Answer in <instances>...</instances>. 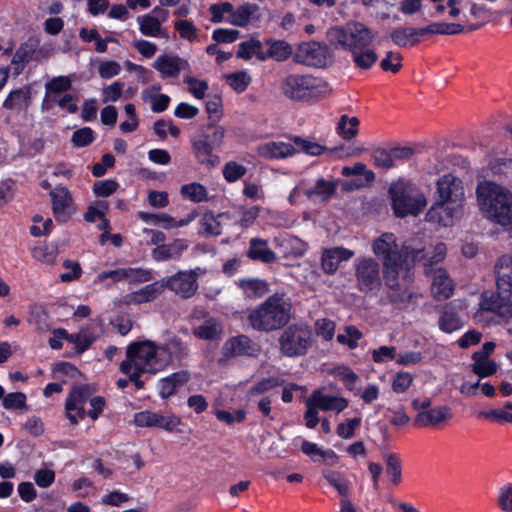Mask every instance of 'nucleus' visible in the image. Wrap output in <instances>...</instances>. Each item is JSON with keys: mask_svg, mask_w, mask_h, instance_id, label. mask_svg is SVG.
<instances>
[{"mask_svg": "<svg viewBox=\"0 0 512 512\" xmlns=\"http://www.w3.org/2000/svg\"><path fill=\"white\" fill-rule=\"evenodd\" d=\"M372 252L382 261L384 281L394 292L395 301H404L410 297L407 284L411 281V270L416 261L422 258L421 242L417 239L405 241L399 248L393 233H383L373 240Z\"/></svg>", "mask_w": 512, "mask_h": 512, "instance_id": "obj_1", "label": "nucleus"}, {"mask_svg": "<svg viewBox=\"0 0 512 512\" xmlns=\"http://www.w3.org/2000/svg\"><path fill=\"white\" fill-rule=\"evenodd\" d=\"M465 202L462 179L453 174H445L436 182V200L428 210L426 219L441 226H450L460 217Z\"/></svg>", "mask_w": 512, "mask_h": 512, "instance_id": "obj_2", "label": "nucleus"}, {"mask_svg": "<svg viewBox=\"0 0 512 512\" xmlns=\"http://www.w3.org/2000/svg\"><path fill=\"white\" fill-rule=\"evenodd\" d=\"M167 359L159 351V345L150 340L137 341L128 345L126 359L120 364V371L137 386L142 387L139 378L143 374H156L167 367Z\"/></svg>", "mask_w": 512, "mask_h": 512, "instance_id": "obj_3", "label": "nucleus"}, {"mask_svg": "<svg viewBox=\"0 0 512 512\" xmlns=\"http://www.w3.org/2000/svg\"><path fill=\"white\" fill-rule=\"evenodd\" d=\"M479 209L491 220L503 226L512 223V193L491 182L482 181L476 188Z\"/></svg>", "mask_w": 512, "mask_h": 512, "instance_id": "obj_4", "label": "nucleus"}, {"mask_svg": "<svg viewBox=\"0 0 512 512\" xmlns=\"http://www.w3.org/2000/svg\"><path fill=\"white\" fill-rule=\"evenodd\" d=\"M290 317V303L283 296L272 295L250 312L248 321L256 330L272 331L284 326Z\"/></svg>", "mask_w": 512, "mask_h": 512, "instance_id": "obj_5", "label": "nucleus"}, {"mask_svg": "<svg viewBox=\"0 0 512 512\" xmlns=\"http://www.w3.org/2000/svg\"><path fill=\"white\" fill-rule=\"evenodd\" d=\"M376 34L362 22L349 21L345 25L329 28L326 32V39L335 48L352 52L369 47L374 42Z\"/></svg>", "mask_w": 512, "mask_h": 512, "instance_id": "obj_6", "label": "nucleus"}, {"mask_svg": "<svg viewBox=\"0 0 512 512\" xmlns=\"http://www.w3.org/2000/svg\"><path fill=\"white\" fill-rule=\"evenodd\" d=\"M283 94L295 101H307L324 97L331 92V87L323 79L309 75H288L282 83Z\"/></svg>", "mask_w": 512, "mask_h": 512, "instance_id": "obj_7", "label": "nucleus"}, {"mask_svg": "<svg viewBox=\"0 0 512 512\" xmlns=\"http://www.w3.org/2000/svg\"><path fill=\"white\" fill-rule=\"evenodd\" d=\"M212 23L226 22L230 25L245 28L260 19V8L255 3H244L238 7L230 2L214 3L209 7Z\"/></svg>", "mask_w": 512, "mask_h": 512, "instance_id": "obj_8", "label": "nucleus"}, {"mask_svg": "<svg viewBox=\"0 0 512 512\" xmlns=\"http://www.w3.org/2000/svg\"><path fill=\"white\" fill-rule=\"evenodd\" d=\"M393 209L398 217L417 215L427 204L425 195L410 183H393L389 189Z\"/></svg>", "mask_w": 512, "mask_h": 512, "instance_id": "obj_9", "label": "nucleus"}, {"mask_svg": "<svg viewBox=\"0 0 512 512\" xmlns=\"http://www.w3.org/2000/svg\"><path fill=\"white\" fill-rule=\"evenodd\" d=\"M355 287L364 294H375L382 288L384 270L373 257L360 256L353 264Z\"/></svg>", "mask_w": 512, "mask_h": 512, "instance_id": "obj_10", "label": "nucleus"}, {"mask_svg": "<svg viewBox=\"0 0 512 512\" xmlns=\"http://www.w3.org/2000/svg\"><path fill=\"white\" fill-rule=\"evenodd\" d=\"M478 306L474 314L476 321L484 322L486 313L507 321L512 317V292L485 290L480 294Z\"/></svg>", "mask_w": 512, "mask_h": 512, "instance_id": "obj_11", "label": "nucleus"}, {"mask_svg": "<svg viewBox=\"0 0 512 512\" xmlns=\"http://www.w3.org/2000/svg\"><path fill=\"white\" fill-rule=\"evenodd\" d=\"M313 343L312 331L306 325H290L281 334V352L288 357L304 355Z\"/></svg>", "mask_w": 512, "mask_h": 512, "instance_id": "obj_12", "label": "nucleus"}, {"mask_svg": "<svg viewBox=\"0 0 512 512\" xmlns=\"http://www.w3.org/2000/svg\"><path fill=\"white\" fill-rule=\"evenodd\" d=\"M297 63L315 68H325L334 62V55L329 46L317 41L301 43L294 54Z\"/></svg>", "mask_w": 512, "mask_h": 512, "instance_id": "obj_13", "label": "nucleus"}, {"mask_svg": "<svg viewBox=\"0 0 512 512\" xmlns=\"http://www.w3.org/2000/svg\"><path fill=\"white\" fill-rule=\"evenodd\" d=\"M204 274L200 267L189 271H180L170 277L162 278L164 288H168L181 298L192 297L197 289V279Z\"/></svg>", "mask_w": 512, "mask_h": 512, "instance_id": "obj_14", "label": "nucleus"}, {"mask_svg": "<svg viewBox=\"0 0 512 512\" xmlns=\"http://www.w3.org/2000/svg\"><path fill=\"white\" fill-rule=\"evenodd\" d=\"M134 423L139 427H157L172 432L181 424V419L174 414L145 410L134 415Z\"/></svg>", "mask_w": 512, "mask_h": 512, "instance_id": "obj_15", "label": "nucleus"}, {"mask_svg": "<svg viewBox=\"0 0 512 512\" xmlns=\"http://www.w3.org/2000/svg\"><path fill=\"white\" fill-rule=\"evenodd\" d=\"M92 390L89 386L81 385L74 387L66 399L67 417L72 424H76L86 416L84 404L90 400Z\"/></svg>", "mask_w": 512, "mask_h": 512, "instance_id": "obj_16", "label": "nucleus"}, {"mask_svg": "<svg viewBox=\"0 0 512 512\" xmlns=\"http://www.w3.org/2000/svg\"><path fill=\"white\" fill-rule=\"evenodd\" d=\"M338 180L330 177H318L313 183L308 184L304 194L314 204L327 203L336 193Z\"/></svg>", "mask_w": 512, "mask_h": 512, "instance_id": "obj_17", "label": "nucleus"}, {"mask_svg": "<svg viewBox=\"0 0 512 512\" xmlns=\"http://www.w3.org/2000/svg\"><path fill=\"white\" fill-rule=\"evenodd\" d=\"M452 418V409L447 405H439L422 413H417L414 423L419 427L440 428L450 422Z\"/></svg>", "mask_w": 512, "mask_h": 512, "instance_id": "obj_18", "label": "nucleus"}, {"mask_svg": "<svg viewBox=\"0 0 512 512\" xmlns=\"http://www.w3.org/2000/svg\"><path fill=\"white\" fill-rule=\"evenodd\" d=\"M354 255L353 250L342 246L325 248L321 254V269L325 274L333 275L342 262L349 261Z\"/></svg>", "mask_w": 512, "mask_h": 512, "instance_id": "obj_19", "label": "nucleus"}, {"mask_svg": "<svg viewBox=\"0 0 512 512\" xmlns=\"http://www.w3.org/2000/svg\"><path fill=\"white\" fill-rule=\"evenodd\" d=\"M188 66V62L176 54H161L152 63L161 78H177Z\"/></svg>", "mask_w": 512, "mask_h": 512, "instance_id": "obj_20", "label": "nucleus"}, {"mask_svg": "<svg viewBox=\"0 0 512 512\" xmlns=\"http://www.w3.org/2000/svg\"><path fill=\"white\" fill-rule=\"evenodd\" d=\"M52 210L58 221H65L73 212V200L70 191L64 186H56L49 192Z\"/></svg>", "mask_w": 512, "mask_h": 512, "instance_id": "obj_21", "label": "nucleus"}, {"mask_svg": "<svg viewBox=\"0 0 512 512\" xmlns=\"http://www.w3.org/2000/svg\"><path fill=\"white\" fill-rule=\"evenodd\" d=\"M32 102V88L24 85L12 89L4 99L2 106L4 109L21 113L28 110Z\"/></svg>", "mask_w": 512, "mask_h": 512, "instance_id": "obj_22", "label": "nucleus"}, {"mask_svg": "<svg viewBox=\"0 0 512 512\" xmlns=\"http://www.w3.org/2000/svg\"><path fill=\"white\" fill-rule=\"evenodd\" d=\"M309 398L319 410L331 411L337 414L344 411L349 405V401L346 398L340 395L326 394L321 389L313 391Z\"/></svg>", "mask_w": 512, "mask_h": 512, "instance_id": "obj_23", "label": "nucleus"}, {"mask_svg": "<svg viewBox=\"0 0 512 512\" xmlns=\"http://www.w3.org/2000/svg\"><path fill=\"white\" fill-rule=\"evenodd\" d=\"M431 293L436 300H446L454 292L453 280L443 268H437L431 273Z\"/></svg>", "mask_w": 512, "mask_h": 512, "instance_id": "obj_24", "label": "nucleus"}, {"mask_svg": "<svg viewBox=\"0 0 512 512\" xmlns=\"http://www.w3.org/2000/svg\"><path fill=\"white\" fill-rule=\"evenodd\" d=\"M258 154L266 159H285L297 154L292 143L284 141H271L258 146Z\"/></svg>", "mask_w": 512, "mask_h": 512, "instance_id": "obj_25", "label": "nucleus"}, {"mask_svg": "<svg viewBox=\"0 0 512 512\" xmlns=\"http://www.w3.org/2000/svg\"><path fill=\"white\" fill-rule=\"evenodd\" d=\"M138 218L146 223H150L153 225H159L163 229L169 230L172 228L184 227L190 224L195 218V213H190L186 218L181 220H176L168 214H152L147 212H139L137 214Z\"/></svg>", "mask_w": 512, "mask_h": 512, "instance_id": "obj_26", "label": "nucleus"}, {"mask_svg": "<svg viewBox=\"0 0 512 512\" xmlns=\"http://www.w3.org/2000/svg\"><path fill=\"white\" fill-rule=\"evenodd\" d=\"M496 286L498 290L512 292V257L502 255L494 266Z\"/></svg>", "mask_w": 512, "mask_h": 512, "instance_id": "obj_27", "label": "nucleus"}, {"mask_svg": "<svg viewBox=\"0 0 512 512\" xmlns=\"http://www.w3.org/2000/svg\"><path fill=\"white\" fill-rule=\"evenodd\" d=\"M257 351V347L245 335L233 337L223 346V353L227 357L254 356Z\"/></svg>", "mask_w": 512, "mask_h": 512, "instance_id": "obj_28", "label": "nucleus"}, {"mask_svg": "<svg viewBox=\"0 0 512 512\" xmlns=\"http://www.w3.org/2000/svg\"><path fill=\"white\" fill-rule=\"evenodd\" d=\"M187 248L188 244L184 239H176L169 244L157 246L152 251V257L156 261L179 259Z\"/></svg>", "mask_w": 512, "mask_h": 512, "instance_id": "obj_29", "label": "nucleus"}, {"mask_svg": "<svg viewBox=\"0 0 512 512\" xmlns=\"http://www.w3.org/2000/svg\"><path fill=\"white\" fill-rule=\"evenodd\" d=\"M245 298L257 299L269 291L268 283L259 278H240L235 281Z\"/></svg>", "mask_w": 512, "mask_h": 512, "instance_id": "obj_30", "label": "nucleus"}, {"mask_svg": "<svg viewBox=\"0 0 512 512\" xmlns=\"http://www.w3.org/2000/svg\"><path fill=\"white\" fill-rule=\"evenodd\" d=\"M190 379L187 371L175 372L165 378H162L158 384L159 395L165 399L172 396L178 388L186 384Z\"/></svg>", "mask_w": 512, "mask_h": 512, "instance_id": "obj_31", "label": "nucleus"}, {"mask_svg": "<svg viewBox=\"0 0 512 512\" xmlns=\"http://www.w3.org/2000/svg\"><path fill=\"white\" fill-rule=\"evenodd\" d=\"M275 244L286 258L301 257L307 250L306 243L296 236L276 238Z\"/></svg>", "mask_w": 512, "mask_h": 512, "instance_id": "obj_32", "label": "nucleus"}, {"mask_svg": "<svg viewBox=\"0 0 512 512\" xmlns=\"http://www.w3.org/2000/svg\"><path fill=\"white\" fill-rule=\"evenodd\" d=\"M422 35V28L400 27L390 33V38L396 46L404 48L418 44Z\"/></svg>", "mask_w": 512, "mask_h": 512, "instance_id": "obj_33", "label": "nucleus"}, {"mask_svg": "<svg viewBox=\"0 0 512 512\" xmlns=\"http://www.w3.org/2000/svg\"><path fill=\"white\" fill-rule=\"evenodd\" d=\"M247 255L250 259L263 263H272L277 259L275 252L268 247V242L261 238L250 240Z\"/></svg>", "mask_w": 512, "mask_h": 512, "instance_id": "obj_34", "label": "nucleus"}, {"mask_svg": "<svg viewBox=\"0 0 512 512\" xmlns=\"http://www.w3.org/2000/svg\"><path fill=\"white\" fill-rule=\"evenodd\" d=\"M291 45L284 40L269 38L265 40L266 60L273 59L277 62H283L292 55Z\"/></svg>", "mask_w": 512, "mask_h": 512, "instance_id": "obj_35", "label": "nucleus"}, {"mask_svg": "<svg viewBox=\"0 0 512 512\" xmlns=\"http://www.w3.org/2000/svg\"><path fill=\"white\" fill-rule=\"evenodd\" d=\"M159 351L164 357L168 358L167 366L173 361H181L188 355L186 344L177 337H172L164 345L159 346Z\"/></svg>", "mask_w": 512, "mask_h": 512, "instance_id": "obj_36", "label": "nucleus"}, {"mask_svg": "<svg viewBox=\"0 0 512 512\" xmlns=\"http://www.w3.org/2000/svg\"><path fill=\"white\" fill-rule=\"evenodd\" d=\"M136 22L139 26V31L146 37L153 38H167V33L162 25L151 14L138 16Z\"/></svg>", "mask_w": 512, "mask_h": 512, "instance_id": "obj_37", "label": "nucleus"}, {"mask_svg": "<svg viewBox=\"0 0 512 512\" xmlns=\"http://www.w3.org/2000/svg\"><path fill=\"white\" fill-rule=\"evenodd\" d=\"M98 338L92 327H83L77 333H69V343L73 345L77 354H82Z\"/></svg>", "mask_w": 512, "mask_h": 512, "instance_id": "obj_38", "label": "nucleus"}, {"mask_svg": "<svg viewBox=\"0 0 512 512\" xmlns=\"http://www.w3.org/2000/svg\"><path fill=\"white\" fill-rule=\"evenodd\" d=\"M254 56L259 61H266L265 41L261 42L257 39H250L248 41L241 42L238 45V58L250 60Z\"/></svg>", "mask_w": 512, "mask_h": 512, "instance_id": "obj_39", "label": "nucleus"}, {"mask_svg": "<svg viewBox=\"0 0 512 512\" xmlns=\"http://www.w3.org/2000/svg\"><path fill=\"white\" fill-rule=\"evenodd\" d=\"M422 248V258L416 261L420 262L422 260H425L424 266H425V272L426 274L432 273L434 270H432V266L434 264H437L439 262H442L446 257L447 248L444 243H437L433 248L426 250L423 245L421 244Z\"/></svg>", "mask_w": 512, "mask_h": 512, "instance_id": "obj_40", "label": "nucleus"}, {"mask_svg": "<svg viewBox=\"0 0 512 512\" xmlns=\"http://www.w3.org/2000/svg\"><path fill=\"white\" fill-rule=\"evenodd\" d=\"M222 333V325L215 318H209L202 324L195 327L193 334L203 340H215L220 337Z\"/></svg>", "mask_w": 512, "mask_h": 512, "instance_id": "obj_41", "label": "nucleus"}, {"mask_svg": "<svg viewBox=\"0 0 512 512\" xmlns=\"http://www.w3.org/2000/svg\"><path fill=\"white\" fill-rule=\"evenodd\" d=\"M359 119L355 116L342 115L336 125L337 134L344 140H352L358 134Z\"/></svg>", "mask_w": 512, "mask_h": 512, "instance_id": "obj_42", "label": "nucleus"}, {"mask_svg": "<svg viewBox=\"0 0 512 512\" xmlns=\"http://www.w3.org/2000/svg\"><path fill=\"white\" fill-rule=\"evenodd\" d=\"M164 290L162 279L153 282L131 294V301L134 303H145L155 299Z\"/></svg>", "mask_w": 512, "mask_h": 512, "instance_id": "obj_43", "label": "nucleus"}, {"mask_svg": "<svg viewBox=\"0 0 512 512\" xmlns=\"http://www.w3.org/2000/svg\"><path fill=\"white\" fill-rule=\"evenodd\" d=\"M297 153L303 152L309 156H320L327 151V148L317 141L295 136L292 138Z\"/></svg>", "mask_w": 512, "mask_h": 512, "instance_id": "obj_44", "label": "nucleus"}, {"mask_svg": "<svg viewBox=\"0 0 512 512\" xmlns=\"http://www.w3.org/2000/svg\"><path fill=\"white\" fill-rule=\"evenodd\" d=\"M180 195L183 199L195 203L203 202L208 199V193L205 186L197 182L181 186Z\"/></svg>", "mask_w": 512, "mask_h": 512, "instance_id": "obj_45", "label": "nucleus"}, {"mask_svg": "<svg viewBox=\"0 0 512 512\" xmlns=\"http://www.w3.org/2000/svg\"><path fill=\"white\" fill-rule=\"evenodd\" d=\"M433 4L435 15H443L449 8L448 14L452 19H456L461 14L460 6L464 0H429Z\"/></svg>", "mask_w": 512, "mask_h": 512, "instance_id": "obj_46", "label": "nucleus"}, {"mask_svg": "<svg viewBox=\"0 0 512 512\" xmlns=\"http://www.w3.org/2000/svg\"><path fill=\"white\" fill-rule=\"evenodd\" d=\"M350 53L355 66L363 70L370 69L378 59L377 53L369 47L356 49Z\"/></svg>", "mask_w": 512, "mask_h": 512, "instance_id": "obj_47", "label": "nucleus"}, {"mask_svg": "<svg viewBox=\"0 0 512 512\" xmlns=\"http://www.w3.org/2000/svg\"><path fill=\"white\" fill-rule=\"evenodd\" d=\"M464 31V26L459 23L434 22L422 28L424 34L455 35Z\"/></svg>", "mask_w": 512, "mask_h": 512, "instance_id": "obj_48", "label": "nucleus"}, {"mask_svg": "<svg viewBox=\"0 0 512 512\" xmlns=\"http://www.w3.org/2000/svg\"><path fill=\"white\" fill-rule=\"evenodd\" d=\"M323 477L333 486L339 495L347 498L350 491V483L343 473L337 471H324Z\"/></svg>", "mask_w": 512, "mask_h": 512, "instance_id": "obj_49", "label": "nucleus"}, {"mask_svg": "<svg viewBox=\"0 0 512 512\" xmlns=\"http://www.w3.org/2000/svg\"><path fill=\"white\" fill-rule=\"evenodd\" d=\"M473 363L471 365V370L480 378L489 377L496 373L497 364L495 361L490 360L489 358H477L476 356H472Z\"/></svg>", "mask_w": 512, "mask_h": 512, "instance_id": "obj_50", "label": "nucleus"}, {"mask_svg": "<svg viewBox=\"0 0 512 512\" xmlns=\"http://www.w3.org/2000/svg\"><path fill=\"white\" fill-rule=\"evenodd\" d=\"M32 49L27 44L21 45L13 55L11 66L16 75H19L32 57Z\"/></svg>", "mask_w": 512, "mask_h": 512, "instance_id": "obj_51", "label": "nucleus"}, {"mask_svg": "<svg viewBox=\"0 0 512 512\" xmlns=\"http://www.w3.org/2000/svg\"><path fill=\"white\" fill-rule=\"evenodd\" d=\"M200 233L206 236H218L221 234V223L213 213L207 212L200 219Z\"/></svg>", "mask_w": 512, "mask_h": 512, "instance_id": "obj_52", "label": "nucleus"}, {"mask_svg": "<svg viewBox=\"0 0 512 512\" xmlns=\"http://www.w3.org/2000/svg\"><path fill=\"white\" fill-rule=\"evenodd\" d=\"M192 147L195 152L196 158L201 163L210 162V156L212 151L214 150L213 146L207 141V139L203 138V136H199L192 141Z\"/></svg>", "mask_w": 512, "mask_h": 512, "instance_id": "obj_53", "label": "nucleus"}, {"mask_svg": "<svg viewBox=\"0 0 512 512\" xmlns=\"http://www.w3.org/2000/svg\"><path fill=\"white\" fill-rule=\"evenodd\" d=\"M174 29L179 33L181 39L189 42L197 41L199 38V30L191 21L178 20L174 23Z\"/></svg>", "mask_w": 512, "mask_h": 512, "instance_id": "obj_54", "label": "nucleus"}, {"mask_svg": "<svg viewBox=\"0 0 512 512\" xmlns=\"http://www.w3.org/2000/svg\"><path fill=\"white\" fill-rule=\"evenodd\" d=\"M362 336L363 334L355 326H346L344 331L337 335V341L350 349H355Z\"/></svg>", "mask_w": 512, "mask_h": 512, "instance_id": "obj_55", "label": "nucleus"}, {"mask_svg": "<svg viewBox=\"0 0 512 512\" xmlns=\"http://www.w3.org/2000/svg\"><path fill=\"white\" fill-rule=\"evenodd\" d=\"M282 385V381L275 377H268L260 380L259 382L255 383L253 386H251L247 392L248 396L250 398L264 394L268 392L269 390Z\"/></svg>", "mask_w": 512, "mask_h": 512, "instance_id": "obj_56", "label": "nucleus"}, {"mask_svg": "<svg viewBox=\"0 0 512 512\" xmlns=\"http://www.w3.org/2000/svg\"><path fill=\"white\" fill-rule=\"evenodd\" d=\"M72 86V81L68 76H57L52 78L45 84L46 95L61 93L69 90Z\"/></svg>", "mask_w": 512, "mask_h": 512, "instance_id": "obj_57", "label": "nucleus"}, {"mask_svg": "<svg viewBox=\"0 0 512 512\" xmlns=\"http://www.w3.org/2000/svg\"><path fill=\"white\" fill-rule=\"evenodd\" d=\"M247 172V168L235 161L227 162L222 170L226 181L232 183L242 178Z\"/></svg>", "mask_w": 512, "mask_h": 512, "instance_id": "obj_58", "label": "nucleus"}, {"mask_svg": "<svg viewBox=\"0 0 512 512\" xmlns=\"http://www.w3.org/2000/svg\"><path fill=\"white\" fill-rule=\"evenodd\" d=\"M26 400V395L24 393L13 392L3 397L2 405L7 410H27Z\"/></svg>", "mask_w": 512, "mask_h": 512, "instance_id": "obj_59", "label": "nucleus"}, {"mask_svg": "<svg viewBox=\"0 0 512 512\" xmlns=\"http://www.w3.org/2000/svg\"><path fill=\"white\" fill-rule=\"evenodd\" d=\"M184 83L188 86V91L196 98L203 99L208 90V83L205 80H201L192 76L184 78Z\"/></svg>", "mask_w": 512, "mask_h": 512, "instance_id": "obj_60", "label": "nucleus"}, {"mask_svg": "<svg viewBox=\"0 0 512 512\" xmlns=\"http://www.w3.org/2000/svg\"><path fill=\"white\" fill-rule=\"evenodd\" d=\"M361 418L355 417L347 419L337 425L336 432L342 439H350L355 435V430L360 426Z\"/></svg>", "mask_w": 512, "mask_h": 512, "instance_id": "obj_61", "label": "nucleus"}, {"mask_svg": "<svg viewBox=\"0 0 512 512\" xmlns=\"http://www.w3.org/2000/svg\"><path fill=\"white\" fill-rule=\"evenodd\" d=\"M229 85L237 92L241 93L246 90L251 82V77L246 71H239L227 76Z\"/></svg>", "mask_w": 512, "mask_h": 512, "instance_id": "obj_62", "label": "nucleus"}, {"mask_svg": "<svg viewBox=\"0 0 512 512\" xmlns=\"http://www.w3.org/2000/svg\"><path fill=\"white\" fill-rule=\"evenodd\" d=\"M124 83L115 81L110 85L102 88V101L103 103L116 102L120 99L123 93Z\"/></svg>", "mask_w": 512, "mask_h": 512, "instance_id": "obj_63", "label": "nucleus"}, {"mask_svg": "<svg viewBox=\"0 0 512 512\" xmlns=\"http://www.w3.org/2000/svg\"><path fill=\"white\" fill-rule=\"evenodd\" d=\"M402 56L398 52L388 51L385 57L380 62V67L384 71H391L396 73L402 67Z\"/></svg>", "mask_w": 512, "mask_h": 512, "instance_id": "obj_64", "label": "nucleus"}]
</instances>
